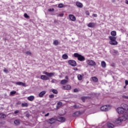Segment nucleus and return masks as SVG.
Returning <instances> with one entry per match:
<instances>
[{
    "mask_svg": "<svg viewBox=\"0 0 128 128\" xmlns=\"http://www.w3.org/2000/svg\"><path fill=\"white\" fill-rule=\"evenodd\" d=\"M65 78H66V80H68V76H65Z\"/></svg>",
    "mask_w": 128,
    "mask_h": 128,
    "instance_id": "864d4df0",
    "label": "nucleus"
},
{
    "mask_svg": "<svg viewBox=\"0 0 128 128\" xmlns=\"http://www.w3.org/2000/svg\"><path fill=\"white\" fill-rule=\"evenodd\" d=\"M111 35L112 36H116V31H112L111 32Z\"/></svg>",
    "mask_w": 128,
    "mask_h": 128,
    "instance_id": "c756f323",
    "label": "nucleus"
},
{
    "mask_svg": "<svg viewBox=\"0 0 128 128\" xmlns=\"http://www.w3.org/2000/svg\"><path fill=\"white\" fill-rule=\"evenodd\" d=\"M86 64H88L89 66H96V62L92 60H88L86 61Z\"/></svg>",
    "mask_w": 128,
    "mask_h": 128,
    "instance_id": "39448f33",
    "label": "nucleus"
},
{
    "mask_svg": "<svg viewBox=\"0 0 128 128\" xmlns=\"http://www.w3.org/2000/svg\"><path fill=\"white\" fill-rule=\"evenodd\" d=\"M110 53L112 54H114V56H116V54H118V51L115 50H110Z\"/></svg>",
    "mask_w": 128,
    "mask_h": 128,
    "instance_id": "6ab92c4d",
    "label": "nucleus"
},
{
    "mask_svg": "<svg viewBox=\"0 0 128 128\" xmlns=\"http://www.w3.org/2000/svg\"><path fill=\"white\" fill-rule=\"evenodd\" d=\"M126 108H118L116 109V110L119 114H124V110H126Z\"/></svg>",
    "mask_w": 128,
    "mask_h": 128,
    "instance_id": "20e7f679",
    "label": "nucleus"
},
{
    "mask_svg": "<svg viewBox=\"0 0 128 128\" xmlns=\"http://www.w3.org/2000/svg\"><path fill=\"white\" fill-rule=\"evenodd\" d=\"M57 16H60L61 18H62L64 16V14H59Z\"/></svg>",
    "mask_w": 128,
    "mask_h": 128,
    "instance_id": "a18cd8bd",
    "label": "nucleus"
},
{
    "mask_svg": "<svg viewBox=\"0 0 128 128\" xmlns=\"http://www.w3.org/2000/svg\"><path fill=\"white\" fill-rule=\"evenodd\" d=\"M62 106V102H58L57 103L56 108L57 110H58L60 108V106Z\"/></svg>",
    "mask_w": 128,
    "mask_h": 128,
    "instance_id": "dca6fc26",
    "label": "nucleus"
},
{
    "mask_svg": "<svg viewBox=\"0 0 128 128\" xmlns=\"http://www.w3.org/2000/svg\"><path fill=\"white\" fill-rule=\"evenodd\" d=\"M58 122H66V118L64 117H59L58 118Z\"/></svg>",
    "mask_w": 128,
    "mask_h": 128,
    "instance_id": "9d476101",
    "label": "nucleus"
},
{
    "mask_svg": "<svg viewBox=\"0 0 128 128\" xmlns=\"http://www.w3.org/2000/svg\"><path fill=\"white\" fill-rule=\"evenodd\" d=\"M6 118V115L0 113V118Z\"/></svg>",
    "mask_w": 128,
    "mask_h": 128,
    "instance_id": "bb28decb",
    "label": "nucleus"
},
{
    "mask_svg": "<svg viewBox=\"0 0 128 128\" xmlns=\"http://www.w3.org/2000/svg\"><path fill=\"white\" fill-rule=\"evenodd\" d=\"M41 80H50V78L48 77L46 75H42L40 76Z\"/></svg>",
    "mask_w": 128,
    "mask_h": 128,
    "instance_id": "6e6552de",
    "label": "nucleus"
},
{
    "mask_svg": "<svg viewBox=\"0 0 128 128\" xmlns=\"http://www.w3.org/2000/svg\"><path fill=\"white\" fill-rule=\"evenodd\" d=\"M68 80H62L60 81L61 84H68Z\"/></svg>",
    "mask_w": 128,
    "mask_h": 128,
    "instance_id": "aec40b11",
    "label": "nucleus"
},
{
    "mask_svg": "<svg viewBox=\"0 0 128 128\" xmlns=\"http://www.w3.org/2000/svg\"><path fill=\"white\" fill-rule=\"evenodd\" d=\"M110 40H111L110 42H114L116 41V37L110 36L109 37Z\"/></svg>",
    "mask_w": 128,
    "mask_h": 128,
    "instance_id": "5701e85b",
    "label": "nucleus"
},
{
    "mask_svg": "<svg viewBox=\"0 0 128 128\" xmlns=\"http://www.w3.org/2000/svg\"><path fill=\"white\" fill-rule=\"evenodd\" d=\"M100 110L102 112H108L110 110V105L102 106L100 107Z\"/></svg>",
    "mask_w": 128,
    "mask_h": 128,
    "instance_id": "7ed1b4c3",
    "label": "nucleus"
},
{
    "mask_svg": "<svg viewBox=\"0 0 128 128\" xmlns=\"http://www.w3.org/2000/svg\"><path fill=\"white\" fill-rule=\"evenodd\" d=\"M20 111L18 110H16L14 112V114H19Z\"/></svg>",
    "mask_w": 128,
    "mask_h": 128,
    "instance_id": "79ce46f5",
    "label": "nucleus"
},
{
    "mask_svg": "<svg viewBox=\"0 0 128 128\" xmlns=\"http://www.w3.org/2000/svg\"><path fill=\"white\" fill-rule=\"evenodd\" d=\"M44 94H46V91H42L39 94L38 96L40 98H42Z\"/></svg>",
    "mask_w": 128,
    "mask_h": 128,
    "instance_id": "a211bd4d",
    "label": "nucleus"
},
{
    "mask_svg": "<svg viewBox=\"0 0 128 128\" xmlns=\"http://www.w3.org/2000/svg\"><path fill=\"white\" fill-rule=\"evenodd\" d=\"M74 92H78V88H75L74 90Z\"/></svg>",
    "mask_w": 128,
    "mask_h": 128,
    "instance_id": "49530a36",
    "label": "nucleus"
},
{
    "mask_svg": "<svg viewBox=\"0 0 128 128\" xmlns=\"http://www.w3.org/2000/svg\"><path fill=\"white\" fill-rule=\"evenodd\" d=\"M24 16L26 18H30V16H28V14L26 13L24 14Z\"/></svg>",
    "mask_w": 128,
    "mask_h": 128,
    "instance_id": "4c0bfd02",
    "label": "nucleus"
},
{
    "mask_svg": "<svg viewBox=\"0 0 128 128\" xmlns=\"http://www.w3.org/2000/svg\"><path fill=\"white\" fill-rule=\"evenodd\" d=\"M16 94V91H12L10 92V96H14V94Z\"/></svg>",
    "mask_w": 128,
    "mask_h": 128,
    "instance_id": "f704fd0d",
    "label": "nucleus"
},
{
    "mask_svg": "<svg viewBox=\"0 0 128 128\" xmlns=\"http://www.w3.org/2000/svg\"><path fill=\"white\" fill-rule=\"evenodd\" d=\"M92 16H94V18H98V14H93Z\"/></svg>",
    "mask_w": 128,
    "mask_h": 128,
    "instance_id": "09e8293b",
    "label": "nucleus"
},
{
    "mask_svg": "<svg viewBox=\"0 0 128 128\" xmlns=\"http://www.w3.org/2000/svg\"><path fill=\"white\" fill-rule=\"evenodd\" d=\"M74 58H78V60H80V62H84V60H86L84 56L78 54V53H74Z\"/></svg>",
    "mask_w": 128,
    "mask_h": 128,
    "instance_id": "f03ea898",
    "label": "nucleus"
},
{
    "mask_svg": "<svg viewBox=\"0 0 128 128\" xmlns=\"http://www.w3.org/2000/svg\"><path fill=\"white\" fill-rule=\"evenodd\" d=\"M53 44H54V46H58V40H54V42H53Z\"/></svg>",
    "mask_w": 128,
    "mask_h": 128,
    "instance_id": "2f4dec72",
    "label": "nucleus"
},
{
    "mask_svg": "<svg viewBox=\"0 0 128 128\" xmlns=\"http://www.w3.org/2000/svg\"><path fill=\"white\" fill-rule=\"evenodd\" d=\"M128 107V105L122 104H121V108H126Z\"/></svg>",
    "mask_w": 128,
    "mask_h": 128,
    "instance_id": "c9c22d12",
    "label": "nucleus"
},
{
    "mask_svg": "<svg viewBox=\"0 0 128 128\" xmlns=\"http://www.w3.org/2000/svg\"><path fill=\"white\" fill-rule=\"evenodd\" d=\"M68 64L72 66H76V62L74 60H69Z\"/></svg>",
    "mask_w": 128,
    "mask_h": 128,
    "instance_id": "423d86ee",
    "label": "nucleus"
},
{
    "mask_svg": "<svg viewBox=\"0 0 128 128\" xmlns=\"http://www.w3.org/2000/svg\"><path fill=\"white\" fill-rule=\"evenodd\" d=\"M80 116V112H76L72 114L73 116Z\"/></svg>",
    "mask_w": 128,
    "mask_h": 128,
    "instance_id": "cd10ccee",
    "label": "nucleus"
},
{
    "mask_svg": "<svg viewBox=\"0 0 128 128\" xmlns=\"http://www.w3.org/2000/svg\"><path fill=\"white\" fill-rule=\"evenodd\" d=\"M58 8H64V4H58Z\"/></svg>",
    "mask_w": 128,
    "mask_h": 128,
    "instance_id": "58836bf2",
    "label": "nucleus"
},
{
    "mask_svg": "<svg viewBox=\"0 0 128 128\" xmlns=\"http://www.w3.org/2000/svg\"><path fill=\"white\" fill-rule=\"evenodd\" d=\"M126 4H128V0H126Z\"/></svg>",
    "mask_w": 128,
    "mask_h": 128,
    "instance_id": "5fc2aeb1",
    "label": "nucleus"
},
{
    "mask_svg": "<svg viewBox=\"0 0 128 128\" xmlns=\"http://www.w3.org/2000/svg\"><path fill=\"white\" fill-rule=\"evenodd\" d=\"M16 84H17V86H26V83H24L22 82H16Z\"/></svg>",
    "mask_w": 128,
    "mask_h": 128,
    "instance_id": "f8f14e48",
    "label": "nucleus"
},
{
    "mask_svg": "<svg viewBox=\"0 0 128 128\" xmlns=\"http://www.w3.org/2000/svg\"><path fill=\"white\" fill-rule=\"evenodd\" d=\"M63 90H70L72 88L70 85H67L66 86H64L62 88Z\"/></svg>",
    "mask_w": 128,
    "mask_h": 128,
    "instance_id": "ddd939ff",
    "label": "nucleus"
},
{
    "mask_svg": "<svg viewBox=\"0 0 128 128\" xmlns=\"http://www.w3.org/2000/svg\"><path fill=\"white\" fill-rule=\"evenodd\" d=\"M18 104H20V102H18Z\"/></svg>",
    "mask_w": 128,
    "mask_h": 128,
    "instance_id": "6e6d98bb",
    "label": "nucleus"
},
{
    "mask_svg": "<svg viewBox=\"0 0 128 128\" xmlns=\"http://www.w3.org/2000/svg\"><path fill=\"white\" fill-rule=\"evenodd\" d=\"M52 92H53V94H58V90H52Z\"/></svg>",
    "mask_w": 128,
    "mask_h": 128,
    "instance_id": "e433bc0d",
    "label": "nucleus"
},
{
    "mask_svg": "<svg viewBox=\"0 0 128 128\" xmlns=\"http://www.w3.org/2000/svg\"><path fill=\"white\" fill-rule=\"evenodd\" d=\"M125 84H126V86H128V80H125Z\"/></svg>",
    "mask_w": 128,
    "mask_h": 128,
    "instance_id": "de8ad7c7",
    "label": "nucleus"
},
{
    "mask_svg": "<svg viewBox=\"0 0 128 128\" xmlns=\"http://www.w3.org/2000/svg\"><path fill=\"white\" fill-rule=\"evenodd\" d=\"M88 28H94L96 26V23L90 22L88 24Z\"/></svg>",
    "mask_w": 128,
    "mask_h": 128,
    "instance_id": "4468645a",
    "label": "nucleus"
},
{
    "mask_svg": "<svg viewBox=\"0 0 128 128\" xmlns=\"http://www.w3.org/2000/svg\"><path fill=\"white\" fill-rule=\"evenodd\" d=\"M3 70L4 72H6V74H8V70L6 69V68H4Z\"/></svg>",
    "mask_w": 128,
    "mask_h": 128,
    "instance_id": "ea45409f",
    "label": "nucleus"
},
{
    "mask_svg": "<svg viewBox=\"0 0 128 128\" xmlns=\"http://www.w3.org/2000/svg\"><path fill=\"white\" fill-rule=\"evenodd\" d=\"M124 88H126V86H124Z\"/></svg>",
    "mask_w": 128,
    "mask_h": 128,
    "instance_id": "4d7b16f0",
    "label": "nucleus"
},
{
    "mask_svg": "<svg viewBox=\"0 0 128 128\" xmlns=\"http://www.w3.org/2000/svg\"><path fill=\"white\" fill-rule=\"evenodd\" d=\"M14 124L16 126H20V120L16 119L14 121Z\"/></svg>",
    "mask_w": 128,
    "mask_h": 128,
    "instance_id": "f3484780",
    "label": "nucleus"
},
{
    "mask_svg": "<svg viewBox=\"0 0 128 128\" xmlns=\"http://www.w3.org/2000/svg\"><path fill=\"white\" fill-rule=\"evenodd\" d=\"M128 120V114L126 113L124 114L123 116L119 117L117 118L116 120V124H120L122 122H126V120Z\"/></svg>",
    "mask_w": 128,
    "mask_h": 128,
    "instance_id": "f257e3e1",
    "label": "nucleus"
},
{
    "mask_svg": "<svg viewBox=\"0 0 128 128\" xmlns=\"http://www.w3.org/2000/svg\"><path fill=\"white\" fill-rule=\"evenodd\" d=\"M69 18L72 20V22H76V16L72 14H70L69 15Z\"/></svg>",
    "mask_w": 128,
    "mask_h": 128,
    "instance_id": "9b49d317",
    "label": "nucleus"
},
{
    "mask_svg": "<svg viewBox=\"0 0 128 128\" xmlns=\"http://www.w3.org/2000/svg\"><path fill=\"white\" fill-rule=\"evenodd\" d=\"M84 98L85 97H82V100H83V102H84Z\"/></svg>",
    "mask_w": 128,
    "mask_h": 128,
    "instance_id": "603ef678",
    "label": "nucleus"
},
{
    "mask_svg": "<svg viewBox=\"0 0 128 128\" xmlns=\"http://www.w3.org/2000/svg\"><path fill=\"white\" fill-rule=\"evenodd\" d=\"M73 108H78V106H77L76 105H74Z\"/></svg>",
    "mask_w": 128,
    "mask_h": 128,
    "instance_id": "8fccbe9b",
    "label": "nucleus"
},
{
    "mask_svg": "<svg viewBox=\"0 0 128 128\" xmlns=\"http://www.w3.org/2000/svg\"><path fill=\"white\" fill-rule=\"evenodd\" d=\"M101 66L102 68H104L106 66V64L104 62V61H102L101 62Z\"/></svg>",
    "mask_w": 128,
    "mask_h": 128,
    "instance_id": "a878e982",
    "label": "nucleus"
},
{
    "mask_svg": "<svg viewBox=\"0 0 128 128\" xmlns=\"http://www.w3.org/2000/svg\"><path fill=\"white\" fill-rule=\"evenodd\" d=\"M48 12H54V8H50L48 10Z\"/></svg>",
    "mask_w": 128,
    "mask_h": 128,
    "instance_id": "c03bdc74",
    "label": "nucleus"
},
{
    "mask_svg": "<svg viewBox=\"0 0 128 128\" xmlns=\"http://www.w3.org/2000/svg\"><path fill=\"white\" fill-rule=\"evenodd\" d=\"M107 126L109 128H114V125L112 124L108 123L107 124Z\"/></svg>",
    "mask_w": 128,
    "mask_h": 128,
    "instance_id": "393cba45",
    "label": "nucleus"
},
{
    "mask_svg": "<svg viewBox=\"0 0 128 128\" xmlns=\"http://www.w3.org/2000/svg\"><path fill=\"white\" fill-rule=\"evenodd\" d=\"M44 74H46V76H48L49 78H52V76H54V74H56V73L54 72H44Z\"/></svg>",
    "mask_w": 128,
    "mask_h": 128,
    "instance_id": "0eeeda50",
    "label": "nucleus"
},
{
    "mask_svg": "<svg viewBox=\"0 0 128 128\" xmlns=\"http://www.w3.org/2000/svg\"><path fill=\"white\" fill-rule=\"evenodd\" d=\"M78 80H82V76L81 74H78Z\"/></svg>",
    "mask_w": 128,
    "mask_h": 128,
    "instance_id": "7c9ffc66",
    "label": "nucleus"
},
{
    "mask_svg": "<svg viewBox=\"0 0 128 128\" xmlns=\"http://www.w3.org/2000/svg\"><path fill=\"white\" fill-rule=\"evenodd\" d=\"M27 56H31L32 55V52H30V51H27L25 52Z\"/></svg>",
    "mask_w": 128,
    "mask_h": 128,
    "instance_id": "72a5a7b5",
    "label": "nucleus"
},
{
    "mask_svg": "<svg viewBox=\"0 0 128 128\" xmlns=\"http://www.w3.org/2000/svg\"><path fill=\"white\" fill-rule=\"evenodd\" d=\"M49 98H54V94H50V95L49 96Z\"/></svg>",
    "mask_w": 128,
    "mask_h": 128,
    "instance_id": "37998d69",
    "label": "nucleus"
},
{
    "mask_svg": "<svg viewBox=\"0 0 128 128\" xmlns=\"http://www.w3.org/2000/svg\"><path fill=\"white\" fill-rule=\"evenodd\" d=\"M110 44H112V46H116L118 44V42L116 41H113V42H110Z\"/></svg>",
    "mask_w": 128,
    "mask_h": 128,
    "instance_id": "b1692460",
    "label": "nucleus"
},
{
    "mask_svg": "<svg viewBox=\"0 0 128 128\" xmlns=\"http://www.w3.org/2000/svg\"><path fill=\"white\" fill-rule=\"evenodd\" d=\"M62 58L64 60H68V56L66 54H64L62 55Z\"/></svg>",
    "mask_w": 128,
    "mask_h": 128,
    "instance_id": "c85d7f7f",
    "label": "nucleus"
},
{
    "mask_svg": "<svg viewBox=\"0 0 128 128\" xmlns=\"http://www.w3.org/2000/svg\"><path fill=\"white\" fill-rule=\"evenodd\" d=\"M50 116V113H48L47 114H46L44 115V116Z\"/></svg>",
    "mask_w": 128,
    "mask_h": 128,
    "instance_id": "3c124183",
    "label": "nucleus"
},
{
    "mask_svg": "<svg viewBox=\"0 0 128 128\" xmlns=\"http://www.w3.org/2000/svg\"><path fill=\"white\" fill-rule=\"evenodd\" d=\"M76 6H78V8H82V4L80 2H76Z\"/></svg>",
    "mask_w": 128,
    "mask_h": 128,
    "instance_id": "4be33fe9",
    "label": "nucleus"
},
{
    "mask_svg": "<svg viewBox=\"0 0 128 128\" xmlns=\"http://www.w3.org/2000/svg\"><path fill=\"white\" fill-rule=\"evenodd\" d=\"M21 106L22 108H28V102L22 103Z\"/></svg>",
    "mask_w": 128,
    "mask_h": 128,
    "instance_id": "412c9836",
    "label": "nucleus"
},
{
    "mask_svg": "<svg viewBox=\"0 0 128 128\" xmlns=\"http://www.w3.org/2000/svg\"><path fill=\"white\" fill-rule=\"evenodd\" d=\"M56 82H57V81H56V80H55V79H53V80H52V81H51V82H52V84H56Z\"/></svg>",
    "mask_w": 128,
    "mask_h": 128,
    "instance_id": "a19ab883",
    "label": "nucleus"
},
{
    "mask_svg": "<svg viewBox=\"0 0 128 128\" xmlns=\"http://www.w3.org/2000/svg\"><path fill=\"white\" fill-rule=\"evenodd\" d=\"M92 80L93 82H97L98 79L96 77H92Z\"/></svg>",
    "mask_w": 128,
    "mask_h": 128,
    "instance_id": "473e14b6",
    "label": "nucleus"
},
{
    "mask_svg": "<svg viewBox=\"0 0 128 128\" xmlns=\"http://www.w3.org/2000/svg\"><path fill=\"white\" fill-rule=\"evenodd\" d=\"M48 124H54V122H56V119L54 118H51L48 120Z\"/></svg>",
    "mask_w": 128,
    "mask_h": 128,
    "instance_id": "1a4fd4ad",
    "label": "nucleus"
},
{
    "mask_svg": "<svg viewBox=\"0 0 128 128\" xmlns=\"http://www.w3.org/2000/svg\"><path fill=\"white\" fill-rule=\"evenodd\" d=\"M27 98H28V100H30V102H32L34 100V96H31L28 97Z\"/></svg>",
    "mask_w": 128,
    "mask_h": 128,
    "instance_id": "2eb2a0df",
    "label": "nucleus"
}]
</instances>
